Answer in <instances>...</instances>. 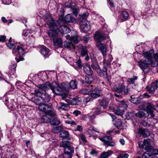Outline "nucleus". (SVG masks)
I'll return each mask as SVG.
<instances>
[{
	"label": "nucleus",
	"mask_w": 158,
	"mask_h": 158,
	"mask_svg": "<svg viewBox=\"0 0 158 158\" xmlns=\"http://www.w3.org/2000/svg\"><path fill=\"white\" fill-rule=\"evenodd\" d=\"M62 21L64 23H73L76 21V19L72 14H68L62 19Z\"/></svg>",
	"instance_id": "nucleus-11"
},
{
	"label": "nucleus",
	"mask_w": 158,
	"mask_h": 158,
	"mask_svg": "<svg viewBox=\"0 0 158 158\" xmlns=\"http://www.w3.org/2000/svg\"><path fill=\"white\" fill-rule=\"evenodd\" d=\"M130 89L127 86L121 85L117 87L115 90L119 93H122L123 95H127L129 92Z\"/></svg>",
	"instance_id": "nucleus-10"
},
{
	"label": "nucleus",
	"mask_w": 158,
	"mask_h": 158,
	"mask_svg": "<svg viewBox=\"0 0 158 158\" xmlns=\"http://www.w3.org/2000/svg\"><path fill=\"white\" fill-rule=\"evenodd\" d=\"M108 32L106 28V26L104 25L102 27L101 31H97L95 35V39L98 41L101 42L104 40L105 38L108 37Z\"/></svg>",
	"instance_id": "nucleus-5"
},
{
	"label": "nucleus",
	"mask_w": 158,
	"mask_h": 158,
	"mask_svg": "<svg viewBox=\"0 0 158 158\" xmlns=\"http://www.w3.org/2000/svg\"><path fill=\"white\" fill-rule=\"evenodd\" d=\"M89 15L88 12H85L83 14L79 15V19L81 22L85 23Z\"/></svg>",
	"instance_id": "nucleus-30"
},
{
	"label": "nucleus",
	"mask_w": 158,
	"mask_h": 158,
	"mask_svg": "<svg viewBox=\"0 0 158 158\" xmlns=\"http://www.w3.org/2000/svg\"><path fill=\"white\" fill-rule=\"evenodd\" d=\"M50 30L48 31V34L51 37H56L58 32V26L57 23L54 21L51 20L48 23Z\"/></svg>",
	"instance_id": "nucleus-6"
},
{
	"label": "nucleus",
	"mask_w": 158,
	"mask_h": 158,
	"mask_svg": "<svg viewBox=\"0 0 158 158\" xmlns=\"http://www.w3.org/2000/svg\"><path fill=\"white\" fill-rule=\"evenodd\" d=\"M153 53L151 52H146L143 53V55L146 59L143 60H140L138 63V65L140 68L142 70L144 73H148L150 71V68L148 65L151 64L152 66L155 67L158 64V62L154 63L152 61V57Z\"/></svg>",
	"instance_id": "nucleus-1"
},
{
	"label": "nucleus",
	"mask_w": 158,
	"mask_h": 158,
	"mask_svg": "<svg viewBox=\"0 0 158 158\" xmlns=\"http://www.w3.org/2000/svg\"><path fill=\"white\" fill-rule=\"evenodd\" d=\"M69 105L63 102H60L57 104L56 108L59 110H66L67 109Z\"/></svg>",
	"instance_id": "nucleus-23"
},
{
	"label": "nucleus",
	"mask_w": 158,
	"mask_h": 158,
	"mask_svg": "<svg viewBox=\"0 0 158 158\" xmlns=\"http://www.w3.org/2000/svg\"><path fill=\"white\" fill-rule=\"evenodd\" d=\"M57 25L58 26L57 31L62 34H67L70 31V29L65 25H62L59 27H58L59 24L57 23Z\"/></svg>",
	"instance_id": "nucleus-15"
},
{
	"label": "nucleus",
	"mask_w": 158,
	"mask_h": 158,
	"mask_svg": "<svg viewBox=\"0 0 158 158\" xmlns=\"http://www.w3.org/2000/svg\"><path fill=\"white\" fill-rule=\"evenodd\" d=\"M112 152L111 150H109L107 152H103L101 154L100 157L101 158H107L112 154Z\"/></svg>",
	"instance_id": "nucleus-34"
},
{
	"label": "nucleus",
	"mask_w": 158,
	"mask_h": 158,
	"mask_svg": "<svg viewBox=\"0 0 158 158\" xmlns=\"http://www.w3.org/2000/svg\"><path fill=\"white\" fill-rule=\"evenodd\" d=\"M15 55L17 56H18L19 57V59H18V60H17V57H16L15 58V59L17 60V62H18L20 61H22V60H24V58H23V57L21 56V55Z\"/></svg>",
	"instance_id": "nucleus-54"
},
{
	"label": "nucleus",
	"mask_w": 158,
	"mask_h": 158,
	"mask_svg": "<svg viewBox=\"0 0 158 158\" xmlns=\"http://www.w3.org/2000/svg\"><path fill=\"white\" fill-rule=\"evenodd\" d=\"M77 47L79 49V51L80 52L81 56H85V60L87 61L89 59V57L88 54V50L85 46H83L79 44Z\"/></svg>",
	"instance_id": "nucleus-8"
},
{
	"label": "nucleus",
	"mask_w": 158,
	"mask_h": 158,
	"mask_svg": "<svg viewBox=\"0 0 158 158\" xmlns=\"http://www.w3.org/2000/svg\"><path fill=\"white\" fill-rule=\"evenodd\" d=\"M22 34V35H24V36H30V34L28 32V31L26 30H23Z\"/></svg>",
	"instance_id": "nucleus-56"
},
{
	"label": "nucleus",
	"mask_w": 158,
	"mask_h": 158,
	"mask_svg": "<svg viewBox=\"0 0 158 158\" xmlns=\"http://www.w3.org/2000/svg\"><path fill=\"white\" fill-rule=\"evenodd\" d=\"M65 123L67 124H71V125H77V123L75 122L72 120H66L65 121Z\"/></svg>",
	"instance_id": "nucleus-59"
},
{
	"label": "nucleus",
	"mask_w": 158,
	"mask_h": 158,
	"mask_svg": "<svg viewBox=\"0 0 158 158\" xmlns=\"http://www.w3.org/2000/svg\"><path fill=\"white\" fill-rule=\"evenodd\" d=\"M17 64L13 62H12L11 64L9 67V70L6 72V73L9 75H14L15 73L16 68Z\"/></svg>",
	"instance_id": "nucleus-16"
},
{
	"label": "nucleus",
	"mask_w": 158,
	"mask_h": 158,
	"mask_svg": "<svg viewBox=\"0 0 158 158\" xmlns=\"http://www.w3.org/2000/svg\"><path fill=\"white\" fill-rule=\"evenodd\" d=\"M63 127L62 126H58L52 128V131L54 133H58L61 131L63 129Z\"/></svg>",
	"instance_id": "nucleus-41"
},
{
	"label": "nucleus",
	"mask_w": 158,
	"mask_h": 158,
	"mask_svg": "<svg viewBox=\"0 0 158 158\" xmlns=\"http://www.w3.org/2000/svg\"><path fill=\"white\" fill-rule=\"evenodd\" d=\"M50 122L53 125H58L60 123V120L57 119L56 117L55 118L51 117L50 119Z\"/></svg>",
	"instance_id": "nucleus-35"
},
{
	"label": "nucleus",
	"mask_w": 158,
	"mask_h": 158,
	"mask_svg": "<svg viewBox=\"0 0 158 158\" xmlns=\"http://www.w3.org/2000/svg\"><path fill=\"white\" fill-rule=\"evenodd\" d=\"M60 146L64 148V153L62 154V157L71 158L72 153L73 152L74 149L70 146V143L69 141H62L60 143Z\"/></svg>",
	"instance_id": "nucleus-4"
},
{
	"label": "nucleus",
	"mask_w": 158,
	"mask_h": 158,
	"mask_svg": "<svg viewBox=\"0 0 158 158\" xmlns=\"http://www.w3.org/2000/svg\"><path fill=\"white\" fill-rule=\"evenodd\" d=\"M99 50L102 54L103 57L105 58L106 55L107 48L106 45L100 43L99 45Z\"/></svg>",
	"instance_id": "nucleus-25"
},
{
	"label": "nucleus",
	"mask_w": 158,
	"mask_h": 158,
	"mask_svg": "<svg viewBox=\"0 0 158 158\" xmlns=\"http://www.w3.org/2000/svg\"><path fill=\"white\" fill-rule=\"evenodd\" d=\"M94 112L96 114L98 115L101 113V110L100 108L96 107L94 109Z\"/></svg>",
	"instance_id": "nucleus-55"
},
{
	"label": "nucleus",
	"mask_w": 158,
	"mask_h": 158,
	"mask_svg": "<svg viewBox=\"0 0 158 158\" xmlns=\"http://www.w3.org/2000/svg\"><path fill=\"white\" fill-rule=\"evenodd\" d=\"M146 108L148 112L150 114L151 117L154 118L155 115L153 113L154 110H158V104L156 105L155 107L153 104L149 103L147 104Z\"/></svg>",
	"instance_id": "nucleus-9"
},
{
	"label": "nucleus",
	"mask_w": 158,
	"mask_h": 158,
	"mask_svg": "<svg viewBox=\"0 0 158 158\" xmlns=\"http://www.w3.org/2000/svg\"><path fill=\"white\" fill-rule=\"evenodd\" d=\"M71 99H72L71 98H67L66 97L64 98V100L66 102L68 103L69 105V104H70L71 101Z\"/></svg>",
	"instance_id": "nucleus-57"
},
{
	"label": "nucleus",
	"mask_w": 158,
	"mask_h": 158,
	"mask_svg": "<svg viewBox=\"0 0 158 158\" xmlns=\"http://www.w3.org/2000/svg\"><path fill=\"white\" fill-rule=\"evenodd\" d=\"M6 39V36L4 35H1L0 36V42H4Z\"/></svg>",
	"instance_id": "nucleus-63"
},
{
	"label": "nucleus",
	"mask_w": 158,
	"mask_h": 158,
	"mask_svg": "<svg viewBox=\"0 0 158 158\" xmlns=\"http://www.w3.org/2000/svg\"><path fill=\"white\" fill-rule=\"evenodd\" d=\"M80 29L82 32H87L90 30V25L89 22L86 21V23L80 24Z\"/></svg>",
	"instance_id": "nucleus-13"
},
{
	"label": "nucleus",
	"mask_w": 158,
	"mask_h": 158,
	"mask_svg": "<svg viewBox=\"0 0 158 158\" xmlns=\"http://www.w3.org/2000/svg\"><path fill=\"white\" fill-rule=\"evenodd\" d=\"M50 84L49 82H46L44 84H38L37 86L38 88L40 89H41L45 91L48 90L49 88H50Z\"/></svg>",
	"instance_id": "nucleus-21"
},
{
	"label": "nucleus",
	"mask_w": 158,
	"mask_h": 158,
	"mask_svg": "<svg viewBox=\"0 0 158 158\" xmlns=\"http://www.w3.org/2000/svg\"><path fill=\"white\" fill-rule=\"evenodd\" d=\"M45 114L52 117H56V115L55 110H52L51 108L48 110V111H47Z\"/></svg>",
	"instance_id": "nucleus-39"
},
{
	"label": "nucleus",
	"mask_w": 158,
	"mask_h": 158,
	"mask_svg": "<svg viewBox=\"0 0 158 158\" xmlns=\"http://www.w3.org/2000/svg\"><path fill=\"white\" fill-rule=\"evenodd\" d=\"M60 135L61 137L63 138L66 139H69V133L68 131H61L60 133Z\"/></svg>",
	"instance_id": "nucleus-40"
},
{
	"label": "nucleus",
	"mask_w": 158,
	"mask_h": 158,
	"mask_svg": "<svg viewBox=\"0 0 158 158\" xmlns=\"http://www.w3.org/2000/svg\"><path fill=\"white\" fill-rule=\"evenodd\" d=\"M74 32L75 35L72 36L71 38V40L74 44L77 43L81 40V38L80 36L77 35V32L75 31Z\"/></svg>",
	"instance_id": "nucleus-26"
},
{
	"label": "nucleus",
	"mask_w": 158,
	"mask_h": 158,
	"mask_svg": "<svg viewBox=\"0 0 158 158\" xmlns=\"http://www.w3.org/2000/svg\"><path fill=\"white\" fill-rule=\"evenodd\" d=\"M130 101L132 103L136 104L137 103V99L136 98H131Z\"/></svg>",
	"instance_id": "nucleus-61"
},
{
	"label": "nucleus",
	"mask_w": 158,
	"mask_h": 158,
	"mask_svg": "<svg viewBox=\"0 0 158 158\" xmlns=\"http://www.w3.org/2000/svg\"><path fill=\"white\" fill-rule=\"evenodd\" d=\"M53 41L55 46L62 47V43L61 39L56 37L53 38Z\"/></svg>",
	"instance_id": "nucleus-28"
},
{
	"label": "nucleus",
	"mask_w": 158,
	"mask_h": 158,
	"mask_svg": "<svg viewBox=\"0 0 158 158\" xmlns=\"http://www.w3.org/2000/svg\"><path fill=\"white\" fill-rule=\"evenodd\" d=\"M49 51V49L45 46L44 45L42 46L40 50V52L41 54L45 57H47L48 56Z\"/></svg>",
	"instance_id": "nucleus-24"
},
{
	"label": "nucleus",
	"mask_w": 158,
	"mask_h": 158,
	"mask_svg": "<svg viewBox=\"0 0 158 158\" xmlns=\"http://www.w3.org/2000/svg\"><path fill=\"white\" fill-rule=\"evenodd\" d=\"M137 79V77L134 76L133 78H128L127 80V82L130 84H133L134 83L135 80Z\"/></svg>",
	"instance_id": "nucleus-47"
},
{
	"label": "nucleus",
	"mask_w": 158,
	"mask_h": 158,
	"mask_svg": "<svg viewBox=\"0 0 158 158\" xmlns=\"http://www.w3.org/2000/svg\"><path fill=\"white\" fill-rule=\"evenodd\" d=\"M96 71L98 75L100 77H102L105 75L103 72L101 70L100 68Z\"/></svg>",
	"instance_id": "nucleus-52"
},
{
	"label": "nucleus",
	"mask_w": 158,
	"mask_h": 158,
	"mask_svg": "<svg viewBox=\"0 0 158 158\" xmlns=\"http://www.w3.org/2000/svg\"><path fill=\"white\" fill-rule=\"evenodd\" d=\"M70 88L73 89H76L77 87V83L75 81H71L69 84Z\"/></svg>",
	"instance_id": "nucleus-42"
},
{
	"label": "nucleus",
	"mask_w": 158,
	"mask_h": 158,
	"mask_svg": "<svg viewBox=\"0 0 158 158\" xmlns=\"http://www.w3.org/2000/svg\"><path fill=\"white\" fill-rule=\"evenodd\" d=\"M115 145V143L113 141L109 142L107 144H106V146H114Z\"/></svg>",
	"instance_id": "nucleus-60"
},
{
	"label": "nucleus",
	"mask_w": 158,
	"mask_h": 158,
	"mask_svg": "<svg viewBox=\"0 0 158 158\" xmlns=\"http://www.w3.org/2000/svg\"><path fill=\"white\" fill-rule=\"evenodd\" d=\"M34 94L40 97L43 102H48L50 99L51 97L45 91L42 92L40 89H35Z\"/></svg>",
	"instance_id": "nucleus-7"
},
{
	"label": "nucleus",
	"mask_w": 158,
	"mask_h": 158,
	"mask_svg": "<svg viewBox=\"0 0 158 158\" xmlns=\"http://www.w3.org/2000/svg\"><path fill=\"white\" fill-rule=\"evenodd\" d=\"M64 47L69 50L74 49L75 46H74V43L70 40L68 41H65L64 42Z\"/></svg>",
	"instance_id": "nucleus-19"
},
{
	"label": "nucleus",
	"mask_w": 158,
	"mask_h": 158,
	"mask_svg": "<svg viewBox=\"0 0 158 158\" xmlns=\"http://www.w3.org/2000/svg\"><path fill=\"white\" fill-rule=\"evenodd\" d=\"M152 156L150 152L147 151L142 155L143 158H152Z\"/></svg>",
	"instance_id": "nucleus-43"
},
{
	"label": "nucleus",
	"mask_w": 158,
	"mask_h": 158,
	"mask_svg": "<svg viewBox=\"0 0 158 158\" xmlns=\"http://www.w3.org/2000/svg\"><path fill=\"white\" fill-rule=\"evenodd\" d=\"M123 113V110H118L115 111V113L118 115H121Z\"/></svg>",
	"instance_id": "nucleus-62"
},
{
	"label": "nucleus",
	"mask_w": 158,
	"mask_h": 158,
	"mask_svg": "<svg viewBox=\"0 0 158 158\" xmlns=\"http://www.w3.org/2000/svg\"><path fill=\"white\" fill-rule=\"evenodd\" d=\"M138 133L142 135L144 137H147L150 135L149 130L147 129L140 128L139 130Z\"/></svg>",
	"instance_id": "nucleus-27"
},
{
	"label": "nucleus",
	"mask_w": 158,
	"mask_h": 158,
	"mask_svg": "<svg viewBox=\"0 0 158 158\" xmlns=\"http://www.w3.org/2000/svg\"><path fill=\"white\" fill-rule=\"evenodd\" d=\"M90 94L91 95V97L94 98H98L100 96V95L99 94L96 93H91V94Z\"/></svg>",
	"instance_id": "nucleus-51"
},
{
	"label": "nucleus",
	"mask_w": 158,
	"mask_h": 158,
	"mask_svg": "<svg viewBox=\"0 0 158 158\" xmlns=\"http://www.w3.org/2000/svg\"><path fill=\"white\" fill-rule=\"evenodd\" d=\"M95 77L92 76V75H88L86 77L85 82L87 84H90L94 81Z\"/></svg>",
	"instance_id": "nucleus-36"
},
{
	"label": "nucleus",
	"mask_w": 158,
	"mask_h": 158,
	"mask_svg": "<svg viewBox=\"0 0 158 158\" xmlns=\"http://www.w3.org/2000/svg\"><path fill=\"white\" fill-rule=\"evenodd\" d=\"M141 123L142 125L145 127H148L150 126V125L145 120H142Z\"/></svg>",
	"instance_id": "nucleus-50"
},
{
	"label": "nucleus",
	"mask_w": 158,
	"mask_h": 158,
	"mask_svg": "<svg viewBox=\"0 0 158 158\" xmlns=\"http://www.w3.org/2000/svg\"><path fill=\"white\" fill-rule=\"evenodd\" d=\"M91 62L92 64L91 66L93 69L96 71L100 68V66H99L97 60L92 59V61H91Z\"/></svg>",
	"instance_id": "nucleus-29"
},
{
	"label": "nucleus",
	"mask_w": 158,
	"mask_h": 158,
	"mask_svg": "<svg viewBox=\"0 0 158 158\" xmlns=\"http://www.w3.org/2000/svg\"><path fill=\"white\" fill-rule=\"evenodd\" d=\"M99 139L104 143V144L106 146L109 141L112 139V138L110 136H104L103 138H99Z\"/></svg>",
	"instance_id": "nucleus-31"
},
{
	"label": "nucleus",
	"mask_w": 158,
	"mask_h": 158,
	"mask_svg": "<svg viewBox=\"0 0 158 158\" xmlns=\"http://www.w3.org/2000/svg\"><path fill=\"white\" fill-rule=\"evenodd\" d=\"M113 59L112 55H109L108 56H106L105 58L103 57V62H105L107 64L110 65Z\"/></svg>",
	"instance_id": "nucleus-33"
},
{
	"label": "nucleus",
	"mask_w": 158,
	"mask_h": 158,
	"mask_svg": "<svg viewBox=\"0 0 158 158\" xmlns=\"http://www.w3.org/2000/svg\"><path fill=\"white\" fill-rule=\"evenodd\" d=\"M6 45L10 49H13L12 52L14 55H23L25 53L24 44H19L15 45L13 43L9 42L6 44Z\"/></svg>",
	"instance_id": "nucleus-3"
},
{
	"label": "nucleus",
	"mask_w": 158,
	"mask_h": 158,
	"mask_svg": "<svg viewBox=\"0 0 158 158\" xmlns=\"http://www.w3.org/2000/svg\"><path fill=\"white\" fill-rule=\"evenodd\" d=\"M115 126L118 128L121 127L122 125V122L121 119H117L114 123Z\"/></svg>",
	"instance_id": "nucleus-44"
},
{
	"label": "nucleus",
	"mask_w": 158,
	"mask_h": 158,
	"mask_svg": "<svg viewBox=\"0 0 158 158\" xmlns=\"http://www.w3.org/2000/svg\"><path fill=\"white\" fill-rule=\"evenodd\" d=\"M106 133L108 134H110L111 133H114L115 134H118L119 133L118 131H116L114 129L110 130L106 132Z\"/></svg>",
	"instance_id": "nucleus-53"
},
{
	"label": "nucleus",
	"mask_w": 158,
	"mask_h": 158,
	"mask_svg": "<svg viewBox=\"0 0 158 158\" xmlns=\"http://www.w3.org/2000/svg\"><path fill=\"white\" fill-rule=\"evenodd\" d=\"M49 118L46 115H44L43 116L41 119V121L42 123H47L49 121H50Z\"/></svg>",
	"instance_id": "nucleus-46"
},
{
	"label": "nucleus",
	"mask_w": 158,
	"mask_h": 158,
	"mask_svg": "<svg viewBox=\"0 0 158 158\" xmlns=\"http://www.w3.org/2000/svg\"><path fill=\"white\" fill-rule=\"evenodd\" d=\"M139 148H143L145 146L144 141H141L139 143Z\"/></svg>",
	"instance_id": "nucleus-64"
},
{
	"label": "nucleus",
	"mask_w": 158,
	"mask_h": 158,
	"mask_svg": "<svg viewBox=\"0 0 158 158\" xmlns=\"http://www.w3.org/2000/svg\"><path fill=\"white\" fill-rule=\"evenodd\" d=\"M50 85V89L53 92L57 95L61 94L63 90L69 92L70 89V88L68 86V84L64 83H62L60 85L56 82H54L51 84Z\"/></svg>",
	"instance_id": "nucleus-2"
},
{
	"label": "nucleus",
	"mask_w": 158,
	"mask_h": 158,
	"mask_svg": "<svg viewBox=\"0 0 158 158\" xmlns=\"http://www.w3.org/2000/svg\"><path fill=\"white\" fill-rule=\"evenodd\" d=\"M152 140L149 139H144L143 141L145 146V149L146 151L151 150L153 148V146L151 145Z\"/></svg>",
	"instance_id": "nucleus-18"
},
{
	"label": "nucleus",
	"mask_w": 158,
	"mask_h": 158,
	"mask_svg": "<svg viewBox=\"0 0 158 158\" xmlns=\"http://www.w3.org/2000/svg\"><path fill=\"white\" fill-rule=\"evenodd\" d=\"M72 66L77 70L81 69L82 65L79 57H77L74 60V64Z\"/></svg>",
	"instance_id": "nucleus-14"
},
{
	"label": "nucleus",
	"mask_w": 158,
	"mask_h": 158,
	"mask_svg": "<svg viewBox=\"0 0 158 158\" xmlns=\"http://www.w3.org/2000/svg\"><path fill=\"white\" fill-rule=\"evenodd\" d=\"M71 101L70 104L73 105H78L81 102L78 101V100L76 99H74L72 98L71 99Z\"/></svg>",
	"instance_id": "nucleus-48"
},
{
	"label": "nucleus",
	"mask_w": 158,
	"mask_h": 158,
	"mask_svg": "<svg viewBox=\"0 0 158 158\" xmlns=\"http://www.w3.org/2000/svg\"><path fill=\"white\" fill-rule=\"evenodd\" d=\"M158 87V80L152 83L150 87H147L148 92L152 94H155V90Z\"/></svg>",
	"instance_id": "nucleus-12"
},
{
	"label": "nucleus",
	"mask_w": 158,
	"mask_h": 158,
	"mask_svg": "<svg viewBox=\"0 0 158 158\" xmlns=\"http://www.w3.org/2000/svg\"><path fill=\"white\" fill-rule=\"evenodd\" d=\"M38 108L40 111L44 112L45 114L48 110L51 108V106L47 104L40 103L39 105Z\"/></svg>",
	"instance_id": "nucleus-20"
},
{
	"label": "nucleus",
	"mask_w": 158,
	"mask_h": 158,
	"mask_svg": "<svg viewBox=\"0 0 158 158\" xmlns=\"http://www.w3.org/2000/svg\"><path fill=\"white\" fill-rule=\"evenodd\" d=\"M103 65L102 69V71L103 73L105 74V75L106 76V78H107L108 77V74L107 72V67H108L109 65L107 64L106 63L103 62Z\"/></svg>",
	"instance_id": "nucleus-37"
},
{
	"label": "nucleus",
	"mask_w": 158,
	"mask_h": 158,
	"mask_svg": "<svg viewBox=\"0 0 158 158\" xmlns=\"http://www.w3.org/2000/svg\"><path fill=\"white\" fill-rule=\"evenodd\" d=\"M80 138L84 142H85L87 141L86 138L85 136L83 134H81L80 136Z\"/></svg>",
	"instance_id": "nucleus-58"
},
{
	"label": "nucleus",
	"mask_w": 158,
	"mask_h": 158,
	"mask_svg": "<svg viewBox=\"0 0 158 158\" xmlns=\"http://www.w3.org/2000/svg\"><path fill=\"white\" fill-rule=\"evenodd\" d=\"M128 16V14L127 11H123L119 16V20L121 22L125 21L127 19Z\"/></svg>",
	"instance_id": "nucleus-22"
},
{
	"label": "nucleus",
	"mask_w": 158,
	"mask_h": 158,
	"mask_svg": "<svg viewBox=\"0 0 158 158\" xmlns=\"http://www.w3.org/2000/svg\"><path fill=\"white\" fill-rule=\"evenodd\" d=\"M93 90L92 89H82L80 91V93L82 94L89 95L91 94V92Z\"/></svg>",
	"instance_id": "nucleus-38"
},
{
	"label": "nucleus",
	"mask_w": 158,
	"mask_h": 158,
	"mask_svg": "<svg viewBox=\"0 0 158 158\" xmlns=\"http://www.w3.org/2000/svg\"><path fill=\"white\" fill-rule=\"evenodd\" d=\"M108 102H107L105 100H102L100 102V105L103 107V108L106 109L107 108V106L108 105Z\"/></svg>",
	"instance_id": "nucleus-45"
},
{
	"label": "nucleus",
	"mask_w": 158,
	"mask_h": 158,
	"mask_svg": "<svg viewBox=\"0 0 158 158\" xmlns=\"http://www.w3.org/2000/svg\"><path fill=\"white\" fill-rule=\"evenodd\" d=\"M148 152H150L151 154L153 156V155H158V150L157 149H154L153 147V148L151 150H148Z\"/></svg>",
	"instance_id": "nucleus-49"
},
{
	"label": "nucleus",
	"mask_w": 158,
	"mask_h": 158,
	"mask_svg": "<svg viewBox=\"0 0 158 158\" xmlns=\"http://www.w3.org/2000/svg\"><path fill=\"white\" fill-rule=\"evenodd\" d=\"M83 71L88 75H92L93 72L92 70L90 65L88 64H86L83 66Z\"/></svg>",
	"instance_id": "nucleus-17"
},
{
	"label": "nucleus",
	"mask_w": 158,
	"mask_h": 158,
	"mask_svg": "<svg viewBox=\"0 0 158 158\" xmlns=\"http://www.w3.org/2000/svg\"><path fill=\"white\" fill-rule=\"evenodd\" d=\"M148 113L146 111H140L135 114V115L137 117H139L140 118H142L143 117H146L148 116Z\"/></svg>",
	"instance_id": "nucleus-32"
}]
</instances>
